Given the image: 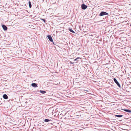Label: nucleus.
<instances>
[{"label": "nucleus", "mask_w": 131, "mask_h": 131, "mask_svg": "<svg viewBox=\"0 0 131 131\" xmlns=\"http://www.w3.org/2000/svg\"><path fill=\"white\" fill-rule=\"evenodd\" d=\"M31 85L34 87L36 88L38 87L37 84L35 83H32L31 84Z\"/></svg>", "instance_id": "7"}, {"label": "nucleus", "mask_w": 131, "mask_h": 131, "mask_svg": "<svg viewBox=\"0 0 131 131\" xmlns=\"http://www.w3.org/2000/svg\"><path fill=\"white\" fill-rule=\"evenodd\" d=\"M47 37L49 39V40L51 42H53V39L52 37L50 35H48Z\"/></svg>", "instance_id": "5"}, {"label": "nucleus", "mask_w": 131, "mask_h": 131, "mask_svg": "<svg viewBox=\"0 0 131 131\" xmlns=\"http://www.w3.org/2000/svg\"><path fill=\"white\" fill-rule=\"evenodd\" d=\"M69 30L70 32L73 33H75L74 31H73L72 29H70Z\"/></svg>", "instance_id": "14"}, {"label": "nucleus", "mask_w": 131, "mask_h": 131, "mask_svg": "<svg viewBox=\"0 0 131 131\" xmlns=\"http://www.w3.org/2000/svg\"><path fill=\"white\" fill-rule=\"evenodd\" d=\"M124 110L126 112H127L130 113H131V111L129 109H125V110Z\"/></svg>", "instance_id": "9"}, {"label": "nucleus", "mask_w": 131, "mask_h": 131, "mask_svg": "<svg viewBox=\"0 0 131 131\" xmlns=\"http://www.w3.org/2000/svg\"><path fill=\"white\" fill-rule=\"evenodd\" d=\"M77 58L76 59H75L74 61H77L78 59L79 58Z\"/></svg>", "instance_id": "17"}, {"label": "nucleus", "mask_w": 131, "mask_h": 131, "mask_svg": "<svg viewBox=\"0 0 131 131\" xmlns=\"http://www.w3.org/2000/svg\"><path fill=\"white\" fill-rule=\"evenodd\" d=\"M2 27L4 30H6L7 29V27L4 25H2Z\"/></svg>", "instance_id": "6"}, {"label": "nucleus", "mask_w": 131, "mask_h": 131, "mask_svg": "<svg viewBox=\"0 0 131 131\" xmlns=\"http://www.w3.org/2000/svg\"><path fill=\"white\" fill-rule=\"evenodd\" d=\"M77 62H75V63H77Z\"/></svg>", "instance_id": "21"}, {"label": "nucleus", "mask_w": 131, "mask_h": 131, "mask_svg": "<svg viewBox=\"0 0 131 131\" xmlns=\"http://www.w3.org/2000/svg\"><path fill=\"white\" fill-rule=\"evenodd\" d=\"M64 116L65 118L67 119H69L70 117H71L70 115L67 113H66Z\"/></svg>", "instance_id": "1"}, {"label": "nucleus", "mask_w": 131, "mask_h": 131, "mask_svg": "<svg viewBox=\"0 0 131 131\" xmlns=\"http://www.w3.org/2000/svg\"><path fill=\"white\" fill-rule=\"evenodd\" d=\"M39 92L42 94H44L46 93V91L41 90Z\"/></svg>", "instance_id": "10"}, {"label": "nucleus", "mask_w": 131, "mask_h": 131, "mask_svg": "<svg viewBox=\"0 0 131 131\" xmlns=\"http://www.w3.org/2000/svg\"><path fill=\"white\" fill-rule=\"evenodd\" d=\"M87 6L84 4H82L81 5L82 8L83 9H85L87 8Z\"/></svg>", "instance_id": "4"}, {"label": "nucleus", "mask_w": 131, "mask_h": 131, "mask_svg": "<svg viewBox=\"0 0 131 131\" xmlns=\"http://www.w3.org/2000/svg\"><path fill=\"white\" fill-rule=\"evenodd\" d=\"M115 116L117 117H120L123 116L122 115H115Z\"/></svg>", "instance_id": "12"}, {"label": "nucleus", "mask_w": 131, "mask_h": 131, "mask_svg": "<svg viewBox=\"0 0 131 131\" xmlns=\"http://www.w3.org/2000/svg\"><path fill=\"white\" fill-rule=\"evenodd\" d=\"M29 7L30 8H31V2H30V1H29Z\"/></svg>", "instance_id": "13"}, {"label": "nucleus", "mask_w": 131, "mask_h": 131, "mask_svg": "<svg viewBox=\"0 0 131 131\" xmlns=\"http://www.w3.org/2000/svg\"><path fill=\"white\" fill-rule=\"evenodd\" d=\"M40 19L41 20H42L44 23H45V22H46V20H45V19H42V18H40Z\"/></svg>", "instance_id": "15"}, {"label": "nucleus", "mask_w": 131, "mask_h": 131, "mask_svg": "<svg viewBox=\"0 0 131 131\" xmlns=\"http://www.w3.org/2000/svg\"><path fill=\"white\" fill-rule=\"evenodd\" d=\"M70 63L72 64H74L75 63V62H72L71 61H70Z\"/></svg>", "instance_id": "18"}, {"label": "nucleus", "mask_w": 131, "mask_h": 131, "mask_svg": "<svg viewBox=\"0 0 131 131\" xmlns=\"http://www.w3.org/2000/svg\"><path fill=\"white\" fill-rule=\"evenodd\" d=\"M100 100L99 99V102H102V101L101 100V99L100 98H99Z\"/></svg>", "instance_id": "16"}, {"label": "nucleus", "mask_w": 131, "mask_h": 131, "mask_svg": "<svg viewBox=\"0 0 131 131\" xmlns=\"http://www.w3.org/2000/svg\"><path fill=\"white\" fill-rule=\"evenodd\" d=\"M114 81V82L116 83L117 84V85L119 87H121V85L118 82L117 80L115 78H114L113 79Z\"/></svg>", "instance_id": "3"}, {"label": "nucleus", "mask_w": 131, "mask_h": 131, "mask_svg": "<svg viewBox=\"0 0 131 131\" xmlns=\"http://www.w3.org/2000/svg\"><path fill=\"white\" fill-rule=\"evenodd\" d=\"M99 86H101V84H100V83H99Z\"/></svg>", "instance_id": "19"}, {"label": "nucleus", "mask_w": 131, "mask_h": 131, "mask_svg": "<svg viewBox=\"0 0 131 131\" xmlns=\"http://www.w3.org/2000/svg\"><path fill=\"white\" fill-rule=\"evenodd\" d=\"M50 121L48 119H46L44 120V121L45 122H47Z\"/></svg>", "instance_id": "11"}, {"label": "nucleus", "mask_w": 131, "mask_h": 131, "mask_svg": "<svg viewBox=\"0 0 131 131\" xmlns=\"http://www.w3.org/2000/svg\"><path fill=\"white\" fill-rule=\"evenodd\" d=\"M3 97L4 99H7L8 98L7 95L6 94H4L3 95Z\"/></svg>", "instance_id": "8"}, {"label": "nucleus", "mask_w": 131, "mask_h": 131, "mask_svg": "<svg viewBox=\"0 0 131 131\" xmlns=\"http://www.w3.org/2000/svg\"><path fill=\"white\" fill-rule=\"evenodd\" d=\"M108 14L107 13L104 12H101L100 14V16H103L104 15H107Z\"/></svg>", "instance_id": "2"}, {"label": "nucleus", "mask_w": 131, "mask_h": 131, "mask_svg": "<svg viewBox=\"0 0 131 131\" xmlns=\"http://www.w3.org/2000/svg\"><path fill=\"white\" fill-rule=\"evenodd\" d=\"M84 90L86 91L87 92H88L89 91L88 90Z\"/></svg>", "instance_id": "20"}]
</instances>
